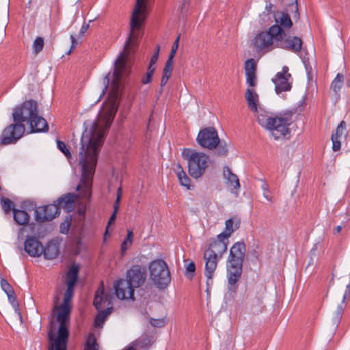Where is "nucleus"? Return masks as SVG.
Segmentation results:
<instances>
[{"mask_svg":"<svg viewBox=\"0 0 350 350\" xmlns=\"http://www.w3.org/2000/svg\"><path fill=\"white\" fill-rule=\"evenodd\" d=\"M142 25H130V33L123 51L115 62L113 79L110 85L109 97L100 110L98 119L89 129L83 131L81 139L79 154V166L81 178L77 190L79 196L90 200L93 176L97 164L99 148L104 141V136L109 128L117 111L116 100L121 87L122 77L127 75L130 56L136 48L137 40L141 36Z\"/></svg>","mask_w":350,"mask_h":350,"instance_id":"obj_1","label":"nucleus"},{"mask_svg":"<svg viewBox=\"0 0 350 350\" xmlns=\"http://www.w3.org/2000/svg\"><path fill=\"white\" fill-rule=\"evenodd\" d=\"M74 286L67 285L64 293V301L58 308L57 321L59 323L57 336L50 332L49 337V350H66L69 332L68 323L69 322L70 308L69 304L73 296Z\"/></svg>","mask_w":350,"mask_h":350,"instance_id":"obj_2","label":"nucleus"},{"mask_svg":"<svg viewBox=\"0 0 350 350\" xmlns=\"http://www.w3.org/2000/svg\"><path fill=\"white\" fill-rule=\"evenodd\" d=\"M292 113H284L275 117H269L264 113L256 115L259 124L268 130L274 139L278 140L290 133L288 126L292 122Z\"/></svg>","mask_w":350,"mask_h":350,"instance_id":"obj_3","label":"nucleus"},{"mask_svg":"<svg viewBox=\"0 0 350 350\" xmlns=\"http://www.w3.org/2000/svg\"><path fill=\"white\" fill-rule=\"evenodd\" d=\"M182 155L188 161L189 173L193 178L201 177L211 163L208 154L194 150L184 149Z\"/></svg>","mask_w":350,"mask_h":350,"instance_id":"obj_4","label":"nucleus"},{"mask_svg":"<svg viewBox=\"0 0 350 350\" xmlns=\"http://www.w3.org/2000/svg\"><path fill=\"white\" fill-rule=\"evenodd\" d=\"M281 33V28L278 25H272L268 31L260 32L255 36L253 40L254 47L259 51H270L275 48L274 42H278V40L282 39Z\"/></svg>","mask_w":350,"mask_h":350,"instance_id":"obj_5","label":"nucleus"},{"mask_svg":"<svg viewBox=\"0 0 350 350\" xmlns=\"http://www.w3.org/2000/svg\"><path fill=\"white\" fill-rule=\"evenodd\" d=\"M150 276L154 284L159 289L165 288L171 281L167 263L161 259L152 261L149 265Z\"/></svg>","mask_w":350,"mask_h":350,"instance_id":"obj_6","label":"nucleus"},{"mask_svg":"<svg viewBox=\"0 0 350 350\" xmlns=\"http://www.w3.org/2000/svg\"><path fill=\"white\" fill-rule=\"evenodd\" d=\"M38 113L37 103L33 100H26L14 109L13 121L21 124L25 122L29 123Z\"/></svg>","mask_w":350,"mask_h":350,"instance_id":"obj_7","label":"nucleus"},{"mask_svg":"<svg viewBox=\"0 0 350 350\" xmlns=\"http://www.w3.org/2000/svg\"><path fill=\"white\" fill-rule=\"evenodd\" d=\"M196 141L202 148L210 150L217 148V146L219 144L218 133L212 126L200 129L196 137Z\"/></svg>","mask_w":350,"mask_h":350,"instance_id":"obj_8","label":"nucleus"},{"mask_svg":"<svg viewBox=\"0 0 350 350\" xmlns=\"http://www.w3.org/2000/svg\"><path fill=\"white\" fill-rule=\"evenodd\" d=\"M25 131L23 124L14 122L4 129L0 137V144L6 146L15 144L22 137Z\"/></svg>","mask_w":350,"mask_h":350,"instance_id":"obj_9","label":"nucleus"},{"mask_svg":"<svg viewBox=\"0 0 350 350\" xmlns=\"http://www.w3.org/2000/svg\"><path fill=\"white\" fill-rule=\"evenodd\" d=\"M126 280L135 288L142 286L146 279V269L145 267L135 265L132 266L126 272Z\"/></svg>","mask_w":350,"mask_h":350,"instance_id":"obj_10","label":"nucleus"},{"mask_svg":"<svg viewBox=\"0 0 350 350\" xmlns=\"http://www.w3.org/2000/svg\"><path fill=\"white\" fill-rule=\"evenodd\" d=\"M205 262L204 275L206 277L207 289L213 284V278L217 267L218 261L221 259L211 252H204Z\"/></svg>","mask_w":350,"mask_h":350,"instance_id":"obj_11","label":"nucleus"},{"mask_svg":"<svg viewBox=\"0 0 350 350\" xmlns=\"http://www.w3.org/2000/svg\"><path fill=\"white\" fill-rule=\"evenodd\" d=\"M59 213V207L55 203L40 206L35 210V219L38 222L51 221Z\"/></svg>","mask_w":350,"mask_h":350,"instance_id":"obj_12","label":"nucleus"},{"mask_svg":"<svg viewBox=\"0 0 350 350\" xmlns=\"http://www.w3.org/2000/svg\"><path fill=\"white\" fill-rule=\"evenodd\" d=\"M281 32L282 39L278 40V42L280 43L277 44V46L294 53L300 52L302 48V41L301 38L297 36H287L284 30L282 29Z\"/></svg>","mask_w":350,"mask_h":350,"instance_id":"obj_13","label":"nucleus"},{"mask_svg":"<svg viewBox=\"0 0 350 350\" xmlns=\"http://www.w3.org/2000/svg\"><path fill=\"white\" fill-rule=\"evenodd\" d=\"M291 78V75L288 73V68L284 66L282 72H278L275 77L273 79L277 94L289 91L291 89V83L289 82Z\"/></svg>","mask_w":350,"mask_h":350,"instance_id":"obj_14","label":"nucleus"},{"mask_svg":"<svg viewBox=\"0 0 350 350\" xmlns=\"http://www.w3.org/2000/svg\"><path fill=\"white\" fill-rule=\"evenodd\" d=\"M116 295L120 299H133L134 288L126 280L120 279L113 285Z\"/></svg>","mask_w":350,"mask_h":350,"instance_id":"obj_15","label":"nucleus"},{"mask_svg":"<svg viewBox=\"0 0 350 350\" xmlns=\"http://www.w3.org/2000/svg\"><path fill=\"white\" fill-rule=\"evenodd\" d=\"M228 243V239L224 234H218L217 239L213 241L205 252H211L212 254H216L217 257L221 258L223 254L226 252Z\"/></svg>","mask_w":350,"mask_h":350,"instance_id":"obj_16","label":"nucleus"},{"mask_svg":"<svg viewBox=\"0 0 350 350\" xmlns=\"http://www.w3.org/2000/svg\"><path fill=\"white\" fill-rule=\"evenodd\" d=\"M24 249L31 257H39L42 254L43 245L35 237L28 236L24 243Z\"/></svg>","mask_w":350,"mask_h":350,"instance_id":"obj_17","label":"nucleus"},{"mask_svg":"<svg viewBox=\"0 0 350 350\" xmlns=\"http://www.w3.org/2000/svg\"><path fill=\"white\" fill-rule=\"evenodd\" d=\"M223 174L224 178L226 180L228 187L230 188L231 193L237 196L241 187L237 176L232 173L231 170L227 166L224 167Z\"/></svg>","mask_w":350,"mask_h":350,"instance_id":"obj_18","label":"nucleus"},{"mask_svg":"<svg viewBox=\"0 0 350 350\" xmlns=\"http://www.w3.org/2000/svg\"><path fill=\"white\" fill-rule=\"evenodd\" d=\"M246 251L245 244L242 241L235 243L230 250L228 261L243 262Z\"/></svg>","mask_w":350,"mask_h":350,"instance_id":"obj_19","label":"nucleus"},{"mask_svg":"<svg viewBox=\"0 0 350 350\" xmlns=\"http://www.w3.org/2000/svg\"><path fill=\"white\" fill-rule=\"evenodd\" d=\"M228 280L230 285L235 284L241 278L243 262L228 261Z\"/></svg>","mask_w":350,"mask_h":350,"instance_id":"obj_20","label":"nucleus"},{"mask_svg":"<svg viewBox=\"0 0 350 350\" xmlns=\"http://www.w3.org/2000/svg\"><path fill=\"white\" fill-rule=\"evenodd\" d=\"M346 130V123L345 121H341L340 123L338 125L335 133L332 135V149L334 151H338L340 150L341 148V139L342 137H346L347 133H345Z\"/></svg>","mask_w":350,"mask_h":350,"instance_id":"obj_21","label":"nucleus"},{"mask_svg":"<svg viewBox=\"0 0 350 350\" xmlns=\"http://www.w3.org/2000/svg\"><path fill=\"white\" fill-rule=\"evenodd\" d=\"M78 197L79 196L73 193H68L60 197L55 204L59 206V209L62 208L67 213H69L73 211L75 202Z\"/></svg>","mask_w":350,"mask_h":350,"instance_id":"obj_22","label":"nucleus"},{"mask_svg":"<svg viewBox=\"0 0 350 350\" xmlns=\"http://www.w3.org/2000/svg\"><path fill=\"white\" fill-rule=\"evenodd\" d=\"M256 65L254 59H249L245 63V72L246 83L250 87H254L256 84Z\"/></svg>","mask_w":350,"mask_h":350,"instance_id":"obj_23","label":"nucleus"},{"mask_svg":"<svg viewBox=\"0 0 350 350\" xmlns=\"http://www.w3.org/2000/svg\"><path fill=\"white\" fill-rule=\"evenodd\" d=\"M106 303L107 306L110 304L109 296L105 294L103 282H100L99 288L96 291L93 304L96 308L99 310L103 305H105Z\"/></svg>","mask_w":350,"mask_h":350,"instance_id":"obj_24","label":"nucleus"},{"mask_svg":"<svg viewBox=\"0 0 350 350\" xmlns=\"http://www.w3.org/2000/svg\"><path fill=\"white\" fill-rule=\"evenodd\" d=\"M59 253V244L56 241L52 240L43 247L42 254L45 259L53 260L57 257Z\"/></svg>","mask_w":350,"mask_h":350,"instance_id":"obj_25","label":"nucleus"},{"mask_svg":"<svg viewBox=\"0 0 350 350\" xmlns=\"http://www.w3.org/2000/svg\"><path fill=\"white\" fill-rule=\"evenodd\" d=\"M31 132H45L48 131V124L44 118L38 116V113L31 122L29 123Z\"/></svg>","mask_w":350,"mask_h":350,"instance_id":"obj_26","label":"nucleus"},{"mask_svg":"<svg viewBox=\"0 0 350 350\" xmlns=\"http://www.w3.org/2000/svg\"><path fill=\"white\" fill-rule=\"evenodd\" d=\"M245 99L248 105L249 109L257 113L258 111V94L252 90L250 88H247L245 91Z\"/></svg>","mask_w":350,"mask_h":350,"instance_id":"obj_27","label":"nucleus"},{"mask_svg":"<svg viewBox=\"0 0 350 350\" xmlns=\"http://www.w3.org/2000/svg\"><path fill=\"white\" fill-rule=\"evenodd\" d=\"M241 221L237 217H232L226 221V226L224 232H221L220 234H224L226 236V238L228 239L230 235L240 227Z\"/></svg>","mask_w":350,"mask_h":350,"instance_id":"obj_28","label":"nucleus"},{"mask_svg":"<svg viewBox=\"0 0 350 350\" xmlns=\"http://www.w3.org/2000/svg\"><path fill=\"white\" fill-rule=\"evenodd\" d=\"M275 25H278L282 29L283 28H291L293 25L292 21L288 14L277 12L274 15Z\"/></svg>","mask_w":350,"mask_h":350,"instance_id":"obj_29","label":"nucleus"},{"mask_svg":"<svg viewBox=\"0 0 350 350\" xmlns=\"http://www.w3.org/2000/svg\"><path fill=\"white\" fill-rule=\"evenodd\" d=\"M174 170L176 173V176L181 185L185 186L187 189L190 188L191 180L183 170L180 163L174 165Z\"/></svg>","mask_w":350,"mask_h":350,"instance_id":"obj_30","label":"nucleus"},{"mask_svg":"<svg viewBox=\"0 0 350 350\" xmlns=\"http://www.w3.org/2000/svg\"><path fill=\"white\" fill-rule=\"evenodd\" d=\"M344 75L341 73H338L331 83V89L335 94L336 100L340 99V91L343 86Z\"/></svg>","mask_w":350,"mask_h":350,"instance_id":"obj_31","label":"nucleus"},{"mask_svg":"<svg viewBox=\"0 0 350 350\" xmlns=\"http://www.w3.org/2000/svg\"><path fill=\"white\" fill-rule=\"evenodd\" d=\"M14 219L18 225L25 226L29 224L30 216L25 211L13 209Z\"/></svg>","mask_w":350,"mask_h":350,"instance_id":"obj_32","label":"nucleus"},{"mask_svg":"<svg viewBox=\"0 0 350 350\" xmlns=\"http://www.w3.org/2000/svg\"><path fill=\"white\" fill-rule=\"evenodd\" d=\"M79 273V267L76 265H72L66 274V285H75Z\"/></svg>","mask_w":350,"mask_h":350,"instance_id":"obj_33","label":"nucleus"},{"mask_svg":"<svg viewBox=\"0 0 350 350\" xmlns=\"http://www.w3.org/2000/svg\"><path fill=\"white\" fill-rule=\"evenodd\" d=\"M112 308L108 307L104 310H100L94 319V326L102 327L106 319L111 314Z\"/></svg>","mask_w":350,"mask_h":350,"instance_id":"obj_34","label":"nucleus"},{"mask_svg":"<svg viewBox=\"0 0 350 350\" xmlns=\"http://www.w3.org/2000/svg\"><path fill=\"white\" fill-rule=\"evenodd\" d=\"M1 204L3 211L6 214L10 213L11 210L13 211V209H15L13 202L8 198L2 197L1 199Z\"/></svg>","mask_w":350,"mask_h":350,"instance_id":"obj_35","label":"nucleus"},{"mask_svg":"<svg viewBox=\"0 0 350 350\" xmlns=\"http://www.w3.org/2000/svg\"><path fill=\"white\" fill-rule=\"evenodd\" d=\"M44 40L41 37H37L33 44V49L36 54L39 53L43 49Z\"/></svg>","mask_w":350,"mask_h":350,"instance_id":"obj_36","label":"nucleus"},{"mask_svg":"<svg viewBox=\"0 0 350 350\" xmlns=\"http://www.w3.org/2000/svg\"><path fill=\"white\" fill-rule=\"evenodd\" d=\"M1 287L7 295L14 293V290L12 286L3 278H1Z\"/></svg>","mask_w":350,"mask_h":350,"instance_id":"obj_37","label":"nucleus"},{"mask_svg":"<svg viewBox=\"0 0 350 350\" xmlns=\"http://www.w3.org/2000/svg\"><path fill=\"white\" fill-rule=\"evenodd\" d=\"M348 289H349V285L347 286L346 293L344 295V296L342 297V304L340 306H339L337 311L336 312V322H338L339 321V319H340L342 312H343V310H344V308L345 306V301L347 297V293Z\"/></svg>","mask_w":350,"mask_h":350,"instance_id":"obj_38","label":"nucleus"},{"mask_svg":"<svg viewBox=\"0 0 350 350\" xmlns=\"http://www.w3.org/2000/svg\"><path fill=\"white\" fill-rule=\"evenodd\" d=\"M85 350H98V345L94 336H89L87 340Z\"/></svg>","mask_w":350,"mask_h":350,"instance_id":"obj_39","label":"nucleus"},{"mask_svg":"<svg viewBox=\"0 0 350 350\" xmlns=\"http://www.w3.org/2000/svg\"><path fill=\"white\" fill-rule=\"evenodd\" d=\"M57 145L59 150H61L68 159L71 158V153L64 142L57 140Z\"/></svg>","mask_w":350,"mask_h":350,"instance_id":"obj_40","label":"nucleus"},{"mask_svg":"<svg viewBox=\"0 0 350 350\" xmlns=\"http://www.w3.org/2000/svg\"><path fill=\"white\" fill-rule=\"evenodd\" d=\"M10 303L12 304L14 310L19 314V304L17 301L15 292L7 295Z\"/></svg>","mask_w":350,"mask_h":350,"instance_id":"obj_41","label":"nucleus"},{"mask_svg":"<svg viewBox=\"0 0 350 350\" xmlns=\"http://www.w3.org/2000/svg\"><path fill=\"white\" fill-rule=\"evenodd\" d=\"M154 70L155 68H148L145 77L142 79V83L143 84H148L151 81Z\"/></svg>","mask_w":350,"mask_h":350,"instance_id":"obj_42","label":"nucleus"},{"mask_svg":"<svg viewBox=\"0 0 350 350\" xmlns=\"http://www.w3.org/2000/svg\"><path fill=\"white\" fill-rule=\"evenodd\" d=\"M217 149L216 151V154L218 156H224L228 152V148L226 143H221L219 141V146H217Z\"/></svg>","mask_w":350,"mask_h":350,"instance_id":"obj_43","label":"nucleus"},{"mask_svg":"<svg viewBox=\"0 0 350 350\" xmlns=\"http://www.w3.org/2000/svg\"><path fill=\"white\" fill-rule=\"evenodd\" d=\"M70 217H66V219L60 225V232L62 234H67L70 226Z\"/></svg>","mask_w":350,"mask_h":350,"instance_id":"obj_44","label":"nucleus"},{"mask_svg":"<svg viewBox=\"0 0 350 350\" xmlns=\"http://www.w3.org/2000/svg\"><path fill=\"white\" fill-rule=\"evenodd\" d=\"M174 59L168 57L167 62H165V67L163 69V73L171 75V72L172 70Z\"/></svg>","mask_w":350,"mask_h":350,"instance_id":"obj_45","label":"nucleus"},{"mask_svg":"<svg viewBox=\"0 0 350 350\" xmlns=\"http://www.w3.org/2000/svg\"><path fill=\"white\" fill-rule=\"evenodd\" d=\"M150 323L155 327H163L166 324L164 319H150Z\"/></svg>","mask_w":350,"mask_h":350,"instance_id":"obj_46","label":"nucleus"},{"mask_svg":"<svg viewBox=\"0 0 350 350\" xmlns=\"http://www.w3.org/2000/svg\"><path fill=\"white\" fill-rule=\"evenodd\" d=\"M159 51H160V46L158 45L156 47V51H155L154 53L153 54V55L152 56V57L150 59L149 66L148 68H155L154 66V65L157 63V62L158 60Z\"/></svg>","mask_w":350,"mask_h":350,"instance_id":"obj_47","label":"nucleus"},{"mask_svg":"<svg viewBox=\"0 0 350 350\" xmlns=\"http://www.w3.org/2000/svg\"><path fill=\"white\" fill-rule=\"evenodd\" d=\"M179 40H180V35L176 38L174 42L173 43V45L172 46L171 51H170V53L168 57L174 59V57L176 53L178 47Z\"/></svg>","mask_w":350,"mask_h":350,"instance_id":"obj_48","label":"nucleus"},{"mask_svg":"<svg viewBox=\"0 0 350 350\" xmlns=\"http://www.w3.org/2000/svg\"><path fill=\"white\" fill-rule=\"evenodd\" d=\"M122 195V188H121V187H120L118 189L117 193H116V201L113 204L114 209L119 208Z\"/></svg>","mask_w":350,"mask_h":350,"instance_id":"obj_49","label":"nucleus"},{"mask_svg":"<svg viewBox=\"0 0 350 350\" xmlns=\"http://www.w3.org/2000/svg\"><path fill=\"white\" fill-rule=\"evenodd\" d=\"M195 271H196V265L193 262H191L186 267L185 275H187L188 273H191V276H193Z\"/></svg>","mask_w":350,"mask_h":350,"instance_id":"obj_50","label":"nucleus"},{"mask_svg":"<svg viewBox=\"0 0 350 350\" xmlns=\"http://www.w3.org/2000/svg\"><path fill=\"white\" fill-rule=\"evenodd\" d=\"M109 76H110V73H108L107 75H105V77L103 79V84L105 85V87H104V89L103 90V92H102L100 96H103L105 94V92L109 87V81H110Z\"/></svg>","mask_w":350,"mask_h":350,"instance_id":"obj_51","label":"nucleus"},{"mask_svg":"<svg viewBox=\"0 0 350 350\" xmlns=\"http://www.w3.org/2000/svg\"><path fill=\"white\" fill-rule=\"evenodd\" d=\"M132 243L133 242L126 239L122 243L121 251L122 254H124L126 250L132 245Z\"/></svg>","mask_w":350,"mask_h":350,"instance_id":"obj_52","label":"nucleus"},{"mask_svg":"<svg viewBox=\"0 0 350 350\" xmlns=\"http://www.w3.org/2000/svg\"><path fill=\"white\" fill-rule=\"evenodd\" d=\"M118 210H119V208H117V209L113 208V212L109 218V220L108 221V225H111L113 223H114L116 218V214H117Z\"/></svg>","mask_w":350,"mask_h":350,"instance_id":"obj_53","label":"nucleus"},{"mask_svg":"<svg viewBox=\"0 0 350 350\" xmlns=\"http://www.w3.org/2000/svg\"><path fill=\"white\" fill-rule=\"evenodd\" d=\"M170 75L167 74L163 73V76L161 80V86L163 87L167 83Z\"/></svg>","mask_w":350,"mask_h":350,"instance_id":"obj_54","label":"nucleus"},{"mask_svg":"<svg viewBox=\"0 0 350 350\" xmlns=\"http://www.w3.org/2000/svg\"><path fill=\"white\" fill-rule=\"evenodd\" d=\"M70 40H71L72 45H71V49L67 53L68 55L71 53L72 49H74L77 44V41L73 35L70 36Z\"/></svg>","mask_w":350,"mask_h":350,"instance_id":"obj_55","label":"nucleus"},{"mask_svg":"<svg viewBox=\"0 0 350 350\" xmlns=\"http://www.w3.org/2000/svg\"><path fill=\"white\" fill-rule=\"evenodd\" d=\"M90 27V25L89 24H86V23H84L82 26H81V28L80 29V32H79V35L80 36H83L85 33L87 31V30Z\"/></svg>","mask_w":350,"mask_h":350,"instance_id":"obj_56","label":"nucleus"},{"mask_svg":"<svg viewBox=\"0 0 350 350\" xmlns=\"http://www.w3.org/2000/svg\"><path fill=\"white\" fill-rule=\"evenodd\" d=\"M133 233L131 230H127V237L126 238V240H129L131 242H133Z\"/></svg>","mask_w":350,"mask_h":350,"instance_id":"obj_57","label":"nucleus"},{"mask_svg":"<svg viewBox=\"0 0 350 350\" xmlns=\"http://www.w3.org/2000/svg\"><path fill=\"white\" fill-rule=\"evenodd\" d=\"M263 196H264V198H265L267 200H268V201H269V202L272 201V198H271V196L269 195V190H268V191H265L263 192Z\"/></svg>","mask_w":350,"mask_h":350,"instance_id":"obj_58","label":"nucleus"},{"mask_svg":"<svg viewBox=\"0 0 350 350\" xmlns=\"http://www.w3.org/2000/svg\"><path fill=\"white\" fill-rule=\"evenodd\" d=\"M342 230V227L340 226H338L335 228L334 230V234H337V233H339Z\"/></svg>","mask_w":350,"mask_h":350,"instance_id":"obj_59","label":"nucleus"},{"mask_svg":"<svg viewBox=\"0 0 350 350\" xmlns=\"http://www.w3.org/2000/svg\"><path fill=\"white\" fill-rule=\"evenodd\" d=\"M262 187V189L264 190V191H268L267 185V184H264Z\"/></svg>","mask_w":350,"mask_h":350,"instance_id":"obj_60","label":"nucleus"},{"mask_svg":"<svg viewBox=\"0 0 350 350\" xmlns=\"http://www.w3.org/2000/svg\"><path fill=\"white\" fill-rule=\"evenodd\" d=\"M291 1H295V3H297V0H291Z\"/></svg>","mask_w":350,"mask_h":350,"instance_id":"obj_61","label":"nucleus"}]
</instances>
